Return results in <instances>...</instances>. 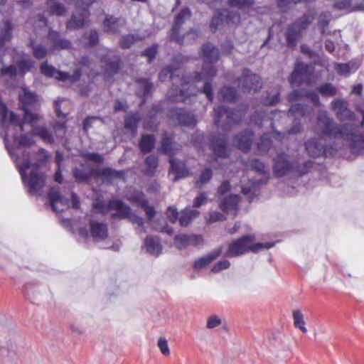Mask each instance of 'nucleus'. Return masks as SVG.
<instances>
[{
	"instance_id": "obj_1",
	"label": "nucleus",
	"mask_w": 364,
	"mask_h": 364,
	"mask_svg": "<svg viewBox=\"0 0 364 364\" xmlns=\"http://www.w3.org/2000/svg\"><path fill=\"white\" fill-rule=\"evenodd\" d=\"M201 57L204 60L201 72L196 73L192 79L183 77L181 88L173 86L166 95L170 102H186L188 97L195 95L196 92L204 93L210 102L213 101L211 81L217 72L213 64L219 58L218 49L210 43H204L202 46Z\"/></svg>"
},
{
	"instance_id": "obj_2",
	"label": "nucleus",
	"mask_w": 364,
	"mask_h": 364,
	"mask_svg": "<svg viewBox=\"0 0 364 364\" xmlns=\"http://www.w3.org/2000/svg\"><path fill=\"white\" fill-rule=\"evenodd\" d=\"M317 128L321 134L348 141L354 151L364 152V134H358L359 128L356 125L350 123L339 125L326 111L321 110L317 114Z\"/></svg>"
},
{
	"instance_id": "obj_3",
	"label": "nucleus",
	"mask_w": 364,
	"mask_h": 364,
	"mask_svg": "<svg viewBox=\"0 0 364 364\" xmlns=\"http://www.w3.org/2000/svg\"><path fill=\"white\" fill-rule=\"evenodd\" d=\"M95 208L103 214H107L111 210H116L111 215L112 218H128L133 224H136L139 226H143V219L132 213L131 208L129 205H126L120 200H110L107 202L105 200H97L94 203Z\"/></svg>"
},
{
	"instance_id": "obj_4",
	"label": "nucleus",
	"mask_w": 364,
	"mask_h": 364,
	"mask_svg": "<svg viewBox=\"0 0 364 364\" xmlns=\"http://www.w3.org/2000/svg\"><path fill=\"white\" fill-rule=\"evenodd\" d=\"M255 236L246 235L232 240L228 244L225 256L228 257H238L250 251L258 252L264 249L268 250L274 245V242H272L255 244Z\"/></svg>"
},
{
	"instance_id": "obj_5",
	"label": "nucleus",
	"mask_w": 364,
	"mask_h": 364,
	"mask_svg": "<svg viewBox=\"0 0 364 364\" xmlns=\"http://www.w3.org/2000/svg\"><path fill=\"white\" fill-rule=\"evenodd\" d=\"M314 11H308L293 23L290 24L285 32L287 46L294 48L297 45V41L303 31L306 30L315 18Z\"/></svg>"
},
{
	"instance_id": "obj_6",
	"label": "nucleus",
	"mask_w": 364,
	"mask_h": 364,
	"mask_svg": "<svg viewBox=\"0 0 364 364\" xmlns=\"http://www.w3.org/2000/svg\"><path fill=\"white\" fill-rule=\"evenodd\" d=\"M313 161L309 160L302 165L291 163L284 154H278L274 159L273 172L277 177L284 176L294 171L299 175L305 174L312 167Z\"/></svg>"
},
{
	"instance_id": "obj_7",
	"label": "nucleus",
	"mask_w": 364,
	"mask_h": 364,
	"mask_svg": "<svg viewBox=\"0 0 364 364\" xmlns=\"http://www.w3.org/2000/svg\"><path fill=\"white\" fill-rule=\"evenodd\" d=\"M68 4L76 1L77 11L66 24L68 30H75L83 27L89 17L88 7L96 0H65Z\"/></svg>"
},
{
	"instance_id": "obj_8",
	"label": "nucleus",
	"mask_w": 364,
	"mask_h": 364,
	"mask_svg": "<svg viewBox=\"0 0 364 364\" xmlns=\"http://www.w3.org/2000/svg\"><path fill=\"white\" fill-rule=\"evenodd\" d=\"M242 113L239 110L230 109L223 105L214 108V123L217 127L228 129L232 124L238 123Z\"/></svg>"
},
{
	"instance_id": "obj_9",
	"label": "nucleus",
	"mask_w": 364,
	"mask_h": 364,
	"mask_svg": "<svg viewBox=\"0 0 364 364\" xmlns=\"http://www.w3.org/2000/svg\"><path fill=\"white\" fill-rule=\"evenodd\" d=\"M314 68L311 65L304 64L296 61L294 70L291 75L290 84L291 87H299L303 83L309 85L312 83Z\"/></svg>"
},
{
	"instance_id": "obj_10",
	"label": "nucleus",
	"mask_w": 364,
	"mask_h": 364,
	"mask_svg": "<svg viewBox=\"0 0 364 364\" xmlns=\"http://www.w3.org/2000/svg\"><path fill=\"white\" fill-rule=\"evenodd\" d=\"M19 100L22 104V109L24 112L23 121L28 123H35L39 119V114L32 113L28 109V106H34L38 102V97L27 88H23L19 95Z\"/></svg>"
},
{
	"instance_id": "obj_11",
	"label": "nucleus",
	"mask_w": 364,
	"mask_h": 364,
	"mask_svg": "<svg viewBox=\"0 0 364 364\" xmlns=\"http://www.w3.org/2000/svg\"><path fill=\"white\" fill-rule=\"evenodd\" d=\"M41 70L43 75L48 77H53L58 80L69 82L71 83L78 80L81 76L80 69L75 70L73 75H70L68 73L61 72L56 70L54 67L49 65L47 63H42L41 65Z\"/></svg>"
},
{
	"instance_id": "obj_12",
	"label": "nucleus",
	"mask_w": 364,
	"mask_h": 364,
	"mask_svg": "<svg viewBox=\"0 0 364 364\" xmlns=\"http://www.w3.org/2000/svg\"><path fill=\"white\" fill-rule=\"evenodd\" d=\"M238 85L243 92L257 91L262 86L259 76L253 74L250 70L245 69L242 77L238 80Z\"/></svg>"
},
{
	"instance_id": "obj_13",
	"label": "nucleus",
	"mask_w": 364,
	"mask_h": 364,
	"mask_svg": "<svg viewBox=\"0 0 364 364\" xmlns=\"http://www.w3.org/2000/svg\"><path fill=\"white\" fill-rule=\"evenodd\" d=\"M331 109L340 121L353 120L355 114L348 108V102L342 98H337L331 102Z\"/></svg>"
},
{
	"instance_id": "obj_14",
	"label": "nucleus",
	"mask_w": 364,
	"mask_h": 364,
	"mask_svg": "<svg viewBox=\"0 0 364 364\" xmlns=\"http://www.w3.org/2000/svg\"><path fill=\"white\" fill-rule=\"evenodd\" d=\"M209 141L210 149L216 157L226 158L228 156V149L226 146L227 138L224 134L210 135Z\"/></svg>"
},
{
	"instance_id": "obj_15",
	"label": "nucleus",
	"mask_w": 364,
	"mask_h": 364,
	"mask_svg": "<svg viewBox=\"0 0 364 364\" xmlns=\"http://www.w3.org/2000/svg\"><path fill=\"white\" fill-rule=\"evenodd\" d=\"M191 16V12L188 8H184L176 16L174 24L171 29V40L176 41L180 44L183 43L184 37L178 36V32L181 26L184 23L185 21L189 19Z\"/></svg>"
},
{
	"instance_id": "obj_16",
	"label": "nucleus",
	"mask_w": 364,
	"mask_h": 364,
	"mask_svg": "<svg viewBox=\"0 0 364 364\" xmlns=\"http://www.w3.org/2000/svg\"><path fill=\"white\" fill-rule=\"evenodd\" d=\"M277 114L278 112L277 110L269 111L268 109H265L256 112L255 114L252 116L250 124L257 125L258 127H262L264 124L267 123L269 127L273 128V121Z\"/></svg>"
},
{
	"instance_id": "obj_17",
	"label": "nucleus",
	"mask_w": 364,
	"mask_h": 364,
	"mask_svg": "<svg viewBox=\"0 0 364 364\" xmlns=\"http://www.w3.org/2000/svg\"><path fill=\"white\" fill-rule=\"evenodd\" d=\"M240 201V197L238 195L231 194L221 199L219 206L224 213L236 215L239 210Z\"/></svg>"
},
{
	"instance_id": "obj_18",
	"label": "nucleus",
	"mask_w": 364,
	"mask_h": 364,
	"mask_svg": "<svg viewBox=\"0 0 364 364\" xmlns=\"http://www.w3.org/2000/svg\"><path fill=\"white\" fill-rule=\"evenodd\" d=\"M48 198L53 211L57 213L63 212L68 207V200L60 194L58 188L53 187L50 189Z\"/></svg>"
},
{
	"instance_id": "obj_19",
	"label": "nucleus",
	"mask_w": 364,
	"mask_h": 364,
	"mask_svg": "<svg viewBox=\"0 0 364 364\" xmlns=\"http://www.w3.org/2000/svg\"><path fill=\"white\" fill-rule=\"evenodd\" d=\"M203 242V237L200 235H178L175 237V246L179 250L186 248L188 246H198Z\"/></svg>"
},
{
	"instance_id": "obj_20",
	"label": "nucleus",
	"mask_w": 364,
	"mask_h": 364,
	"mask_svg": "<svg viewBox=\"0 0 364 364\" xmlns=\"http://www.w3.org/2000/svg\"><path fill=\"white\" fill-rule=\"evenodd\" d=\"M169 115L171 118H176L179 124L184 126L192 127L196 124L194 114L181 108L171 109Z\"/></svg>"
},
{
	"instance_id": "obj_21",
	"label": "nucleus",
	"mask_w": 364,
	"mask_h": 364,
	"mask_svg": "<svg viewBox=\"0 0 364 364\" xmlns=\"http://www.w3.org/2000/svg\"><path fill=\"white\" fill-rule=\"evenodd\" d=\"M12 25L9 21L0 23V63L3 64L2 55L4 51V45L11 38Z\"/></svg>"
},
{
	"instance_id": "obj_22",
	"label": "nucleus",
	"mask_w": 364,
	"mask_h": 364,
	"mask_svg": "<svg viewBox=\"0 0 364 364\" xmlns=\"http://www.w3.org/2000/svg\"><path fill=\"white\" fill-rule=\"evenodd\" d=\"M254 134L251 131H245L240 134L235 136L233 140L234 145L242 151H247L250 150Z\"/></svg>"
},
{
	"instance_id": "obj_23",
	"label": "nucleus",
	"mask_w": 364,
	"mask_h": 364,
	"mask_svg": "<svg viewBox=\"0 0 364 364\" xmlns=\"http://www.w3.org/2000/svg\"><path fill=\"white\" fill-rule=\"evenodd\" d=\"M126 21L122 18H114L112 16H107L104 21L103 26L106 32L117 33L120 29L125 26Z\"/></svg>"
},
{
	"instance_id": "obj_24",
	"label": "nucleus",
	"mask_w": 364,
	"mask_h": 364,
	"mask_svg": "<svg viewBox=\"0 0 364 364\" xmlns=\"http://www.w3.org/2000/svg\"><path fill=\"white\" fill-rule=\"evenodd\" d=\"M48 38L51 43V48L53 50L68 49L71 47L70 41L62 38L60 34L57 31L50 30L48 33Z\"/></svg>"
},
{
	"instance_id": "obj_25",
	"label": "nucleus",
	"mask_w": 364,
	"mask_h": 364,
	"mask_svg": "<svg viewBox=\"0 0 364 364\" xmlns=\"http://www.w3.org/2000/svg\"><path fill=\"white\" fill-rule=\"evenodd\" d=\"M90 226V234L95 241H101L107 237V227L105 223L91 220Z\"/></svg>"
},
{
	"instance_id": "obj_26",
	"label": "nucleus",
	"mask_w": 364,
	"mask_h": 364,
	"mask_svg": "<svg viewBox=\"0 0 364 364\" xmlns=\"http://www.w3.org/2000/svg\"><path fill=\"white\" fill-rule=\"evenodd\" d=\"M225 16L227 17V19H225L226 21H233L235 18L236 20L240 19V15L237 13H234L232 16H230V12L227 9L218 11L213 17L210 25V29L213 32L216 31L218 26L223 21V17Z\"/></svg>"
},
{
	"instance_id": "obj_27",
	"label": "nucleus",
	"mask_w": 364,
	"mask_h": 364,
	"mask_svg": "<svg viewBox=\"0 0 364 364\" xmlns=\"http://www.w3.org/2000/svg\"><path fill=\"white\" fill-rule=\"evenodd\" d=\"M305 148L311 157L316 158L322 155H326L324 146L321 144L317 139L314 138L306 141Z\"/></svg>"
},
{
	"instance_id": "obj_28",
	"label": "nucleus",
	"mask_w": 364,
	"mask_h": 364,
	"mask_svg": "<svg viewBox=\"0 0 364 364\" xmlns=\"http://www.w3.org/2000/svg\"><path fill=\"white\" fill-rule=\"evenodd\" d=\"M171 171L175 174L174 181L180 178H185L190 175L189 171L187 169L186 164L181 161H178L175 159H170Z\"/></svg>"
},
{
	"instance_id": "obj_29",
	"label": "nucleus",
	"mask_w": 364,
	"mask_h": 364,
	"mask_svg": "<svg viewBox=\"0 0 364 364\" xmlns=\"http://www.w3.org/2000/svg\"><path fill=\"white\" fill-rule=\"evenodd\" d=\"M312 112V107L299 103L292 105L288 111V114L294 117L295 119H299L301 117L309 116L311 114Z\"/></svg>"
},
{
	"instance_id": "obj_30",
	"label": "nucleus",
	"mask_w": 364,
	"mask_h": 364,
	"mask_svg": "<svg viewBox=\"0 0 364 364\" xmlns=\"http://www.w3.org/2000/svg\"><path fill=\"white\" fill-rule=\"evenodd\" d=\"M223 247H220L211 252H210L208 255L200 257L197 259L194 262V269L196 270L201 269L202 268L206 267L210 263H211L214 259H215L218 257L222 253Z\"/></svg>"
},
{
	"instance_id": "obj_31",
	"label": "nucleus",
	"mask_w": 364,
	"mask_h": 364,
	"mask_svg": "<svg viewBox=\"0 0 364 364\" xmlns=\"http://www.w3.org/2000/svg\"><path fill=\"white\" fill-rule=\"evenodd\" d=\"M105 63V74L110 77L117 73L120 68V58L117 55H113L112 58H104Z\"/></svg>"
},
{
	"instance_id": "obj_32",
	"label": "nucleus",
	"mask_w": 364,
	"mask_h": 364,
	"mask_svg": "<svg viewBox=\"0 0 364 364\" xmlns=\"http://www.w3.org/2000/svg\"><path fill=\"white\" fill-rule=\"evenodd\" d=\"M144 245L146 251L154 256L159 255L161 252V245L156 237L147 236L144 240Z\"/></svg>"
},
{
	"instance_id": "obj_33",
	"label": "nucleus",
	"mask_w": 364,
	"mask_h": 364,
	"mask_svg": "<svg viewBox=\"0 0 364 364\" xmlns=\"http://www.w3.org/2000/svg\"><path fill=\"white\" fill-rule=\"evenodd\" d=\"M159 160L156 156L150 155L145 159V168L143 170L144 174L152 176L156 173L158 167Z\"/></svg>"
},
{
	"instance_id": "obj_34",
	"label": "nucleus",
	"mask_w": 364,
	"mask_h": 364,
	"mask_svg": "<svg viewBox=\"0 0 364 364\" xmlns=\"http://www.w3.org/2000/svg\"><path fill=\"white\" fill-rule=\"evenodd\" d=\"M155 137L152 134H144L139 142V148L142 153L146 154L151 151L154 146Z\"/></svg>"
},
{
	"instance_id": "obj_35",
	"label": "nucleus",
	"mask_w": 364,
	"mask_h": 364,
	"mask_svg": "<svg viewBox=\"0 0 364 364\" xmlns=\"http://www.w3.org/2000/svg\"><path fill=\"white\" fill-rule=\"evenodd\" d=\"M293 324L294 328L299 329L303 333L307 332L304 316L299 309H294L292 311Z\"/></svg>"
},
{
	"instance_id": "obj_36",
	"label": "nucleus",
	"mask_w": 364,
	"mask_h": 364,
	"mask_svg": "<svg viewBox=\"0 0 364 364\" xmlns=\"http://www.w3.org/2000/svg\"><path fill=\"white\" fill-rule=\"evenodd\" d=\"M199 211L191 208H186L181 214L178 218L181 226H187L193 219L199 215Z\"/></svg>"
},
{
	"instance_id": "obj_37",
	"label": "nucleus",
	"mask_w": 364,
	"mask_h": 364,
	"mask_svg": "<svg viewBox=\"0 0 364 364\" xmlns=\"http://www.w3.org/2000/svg\"><path fill=\"white\" fill-rule=\"evenodd\" d=\"M33 132L35 136H38L45 143L52 144L53 142L52 134L44 127L33 126Z\"/></svg>"
},
{
	"instance_id": "obj_38",
	"label": "nucleus",
	"mask_w": 364,
	"mask_h": 364,
	"mask_svg": "<svg viewBox=\"0 0 364 364\" xmlns=\"http://www.w3.org/2000/svg\"><path fill=\"white\" fill-rule=\"evenodd\" d=\"M136 83L138 85L136 94L139 97H146L153 89V84L147 79H138Z\"/></svg>"
},
{
	"instance_id": "obj_39",
	"label": "nucleus",
	"mask_w": 364,
	"mask_h": 364,
	"mask_svg": "<svg viewBox=\"0 0 364 364\" xmlns=\"http://www.w3.org/2000/svg\"><path fill=\"white\" fill-rule=\"evenodd\" d=\"M140 120V116L139 113H133L124 119V127L130 130L134 134L136 133L137 124Z\"/></svg>"
},
{
	"instance_id": "obj_40",
	"label": "nucleus",
	"mask_w": 364,
	"mask_h": 364,
	"mask_svg": "<svg viewBox=\"0 0 364 364\" xmlns=\"http://www.w3.org/2000/svg\"><path fill=\"white\" fill-rule=\"evenodd\" d=\"M161 150L163 153L170 156L175 154L173 149V138L172 136L168 133H165L163 136L161 141Z\"/></svg>"
},
{
	"instance_id": "obj_41",
	"label": "nucleus",
	"mask_w": 364,
	"mask_h": 364,
	"mask_svg": "<svg viewBox=\"0 0 364 364\" xmlns=\"http://www.w3.org/2000/svg\"><path fill=\"white\" fill-rule=\"evenodd\" d=\"M220 97L227 102L234 101L236 98L237 92L232 87L228 86H224L219 92Z\"/></svg>"
},
{
	"instance_id": "obj_42",
	"label": "nucleus",
	"mask_w": 364,
	"mask_h": 364,
	"mask_svg": "<svg viewBox=\"0 0 364 364\" xmlns=\"http://www.w3.org/2000/svg\"><path fill=\"white\" fill-rule=\"evenodd\" d=\"M30 47L32 48L33 56L38 59L44 58L47 55V48L41 45L36 44L33 40L30 42Z\"/></svg>"
},
{
	"instance_id": "obj_43",
	"label": "nucleus",
	"mask_w": 364,
	"mask_h": 364,
	"mask_svg": "<svg viewBox=\"0 0 364 364\" xmlns=\"http://www.w3.org/2000/svg\"><path fill=\"white\" fill-rule=\"evenodd\" d=\"M358 67V66L353 63H336L335 70L340 75H346L357 70Z\"/></svg>"
},
{
	"instance_id": "obj_44",
	"label": "nucleus",
	"mask_w": 364,
	"mask_h": 364,
	"mask_svg": "<svg viewBox=\"0 0 364 364\" xmlns=\"http://www.w3.org/2000/svg\"><path fill=\"white\" fill-rule=\"evenodd\" d=\"M48 11L50 15L61 16L65 14L67 9L61 3H50L48 5Z\"/></svg>"
},
{
	"instance_id": "obj_45",
	"label": "nucleus",
	"mask_w": 364,
	"mask_h": 364,
	"mask_svg": "<svg viewBox=\"0 0 364 364\" xmlns=\"http://www.w3.org/2000/svg\"><path fill=\"white\" fill-rule=\"evenodd\" d=\"M73 176L77 182L87 181L92 176V171L90 169L76 168L73 171Z\"/></svg>"
},
{
	"instance_id": "obj_46",
	"label": "nucleus",
	"mask_w": 364,
	"mask_h": 364,
	"mask_svg": "<svg viewBox=\"0 0 364 364\" xmlns=\"http://www.w3.org/2000/svg\"><path fill=\"white\" fill-rule=\"evenodd\" d=\"M318 90L319 93L323 97H333L337 93V88L333 86L331 83H324L321 85Z\"/></svg>"
},
{
	"instance_id": "obj_47",
	"label": "nucleus",
	"mask_w": 364,
	"mask_h": 364,
	"mask_svg": "<svg viewBox=\"0 0 364 364\" xmlns=\"http://www.w3.org/2000/svg\"><path fill=\"white\" fill-rule=\"evenodd\" d=\"M272 142L268 134H264L259 139V141L257 143V151L259 154H264L267 152L271 146Z\"/></svg>"
},
{
	"instance_id": "obj_48",
	"label": "nucleus",
	"mask_w": 364,
	"mask_h": 364,
	"mask_svg": "<svg viewBox=\"0 0 364 364\" xmlns=\"http://www.w3.org/2000/svg\"><path fill=\"white\" fill-rule=\"evenodd\" d=\"M81 41L86 46H93L98 42V33L96 31H90L88 33H85Z\"/></svg>"
},
{
	"instance_id": "obj_49",
	"label": "nucleus",
	"mask_w": 364,
	"mask_h": 364,
	"mask_svg": "<svg viewBox=\"0 0 364 364\" xmlns=\"http://www.w3.org/2000/svg\"><path fill=\"white\" fill-rule=\"evenodd\" d=\"M331 18V13L330 11H324L320 14L318 19V26L321 28V34H324L325 28L328 26Z\"/></svg>"
},
{
	"instance_id": "obj_50",
	"label": "nucleus",
	"mask_w": 364,
	"mask_h": 364,
	"mask_svg": "<svg viewBox=\"0 0 364 364\" xmlns=\"http://www.w3.org/2000/svg\"><path fill=\"white\" fill-rule=\"evenodd\" d=\"M141 39L142 38H140L137 35L134 34L123 36L120 40V46L122 48H129L136 41Z\"/></svg>"
},
{
	"instance_id": "obj_51",
	"label": "nucleus",
	"mask_w": 364,
	"mask_h": 364,
	"mask_svg": "<svg viewBox=\"0 0 364 364\" xmlns=\"http://www.w3.org/2000/svg\"><path fill=\"white\" fill-rule=\"evenodd\" d=\"M333 8L340 11H351L354 9L352 6L351 0H336Z\"/></svg>"
},
{
	"instance_id": "obj_52",
	"label": "nucleus",
	"mask_w": 364,
	"mask_h": 364,
	"mask_svg": "<svg viewBox=\"0 0 364 364\" xmlns=\"http://www.w3.org/2000/svg\"><path fill=\"white\" fill-rule=\"evenodd\" d=\"M213 176L212 170L209 168L204 169L200 176L199 179L196 181V185L200 188L201 185L208 183Z\"/></svg>"
},
{
	"instance_id": "obj_53",
	"label": "nucleus",
	"mask_w": 364,
	"mask_h": 364,
	"mask_svg": "<svg viewBox=\"0 0 364 364\" xmlns=\"http://www.w3.org/2000/svg\"><path fill=\"white\" fill-rule=\"evenodd\" d=\"M17 65L20 71L23 73H25L29 71L31 68L33 66V62L28 57L23 58L22 60L17 62Z\"/></svg>"
},
{
	"instance_id": "obj_54",
	"label": "nucleus",
	"mask_w": 364,
	"mask_h": 364,
	"mask_svg": "<svg viewBox=\"0 0 364 364\" xmlns=\"http://www.w3.org/2000/svg\"><path fill=\"white\" fill-rule=\"evenodd\" d=\"M176 70H173V67L168 65L163 68L159 73V78L160 81H165L168 77L174 79Z\"/></svg>"
},
{
	"instance_id": "obj_55",
	"label": "nucleus",
	"mask_w": 364,
	"mask_h": 364,
	"mask_svg": "<svg viewBox=\"0 0 364 364\" xmlns=\"http://www.w3.org/2000/svg\"><path fill=\"white\" fill-rule=\"evenodd\" d=\"M249 166L260 173H266L268 171L267 167L258 159L251 160Z\"/></svg>"
},
{
	"instance_id": "obj_56",
	"label": "nucleus",
	"mask_w": 364,
	"mask_h": 364,
	"mask_svg": "<svg viewBox=\"0 0 364 364\" xmlns=\"http://www.w3.org/2000/svg\"><path fill=\"white\" fill-rule=\"evenodd\" d=\"M157 346L161 353L165 356H169L170 350L168 345V341L164 337H160L157 341Z\"/></svg>"
},
{
	"instance_id": "obj_57",
	"label": "nucleus",
	"mask_w": 364,
	"mask_h": 364,
	"mask_svg": "<svg viewBox=\"0 0 364 364\" xmlns=\"http://www.w3.org/2000/svg\"><path fill=\"white\" fill-rule=\"evenodd\" d=\"M102 175L110 178H121L123 176V171H115L111 168H105L102 170Z\"/></svg>"
},
{
	"instance_id": "obj_58",
	"label": "nucleus",
	"mask_w": 364,
	"mask_h": 364,
	"mask_svg": "<svg viewBox=\"0 0 364 364\" xmlns=\"http://www.w3.org/2000/svg\"><path fill=\"white\" fill-rule=\"evenodd\" d=\"M279 100V92L278 90H272L271 93H269L264 103L266 105H272L277 103Z\"/></svg>"
},
{
	"instance_id": "obj_59",
	"label": "nucleus",
	"mask_w": 364,
	"mask_h": 364,
	"mask_svg": "<svg viewBox=\"0 0 364 364\" xmlns=\"http://www.w3.org/2000/svg\"><path fill=\"white\" fill-rule=\"evenodd\" d=\"M222 323L221 319L218 316L213 314L210 316L207 319L206 327L208 328H214L220 326Z\"/></svg>"
},
{
	"instance_id": "obj_60",
	"label": "nucleus",
	"mask_w": 364,
	"mask_h": 364,
	"mask_svg": "<svg viewBox=\"0 0 364 364\" xmlns=\"http://www.w3.org/2000/svg\"><path fill=\"white\" fill-rule=\"evenodd\" d=\"M128 200L132 203H138L140 205L143 202L146 200L144 199V195L141 191H134L129 198Z\"/></svg>"
},
{
	"instance_id": "obj_61",
	"label": "nucleus",
	"mask_w": 364,
	"mask_h": 364,
	"mask_svg": "<svg viewBox=\"0 0 364 364\" xmlns=\"http://www.w3.org/2000/svg\"><path fill=\"white\" fill-rule=\"evenodd\" d=\"M230 266V262L228 260L224 259L216 263L212 268L211 271L213 272H218L223 269H226L229 268Z\"/></svg>"
},
{
	"instance_id": "obj_62",
	"label": "nucleus",
	"mask_w": 364,
	"mask_h": 364,
	"mask_svg": "<svg viewBox=\"0 0 364 364\" xmlns=\"http://www.w3.org/2000/svg\"><path fill=\"white\" fill-rule=\"evenodd\" d=\"M228 4L231 6H236L239 9L250 6L252 2L250 0H229Z\"/></svg>"
},
{
	"instance_id": "obj_63",
	"label": "nucleus",
	"mask_w": 364,
	"mask_h": 364,
	"mask_svg": "<svg viewBox=\"0 0 364 364\" xmlns=\"http://www.w3.org/2000/svg\"><path fill=\"white\" fill-rule=\"evenodd\" d=\"M226 219V217L223 213L218 211H213L210 213L208 221L209 223H215L218 221H223Z\"/></svg>"
},
{
	"instance_id": "obj_64",
	"label": "nucleus",
	"mask_w": 364,
	"mask_h": 364,
	"mask_svg": "<svg viewBox=\"0 0 364 364\" xmlns=\"http://www.w3.org/2000/svg\"><path fill=\"white\" fill-rule=\"evenodd\" d=\"M157 45H153L152 46L147 48L144 52V55L149 58V61L151 62L153 59L155 58V56L157 53Z\"/></svg>"
}]
</instances>
